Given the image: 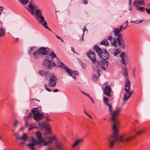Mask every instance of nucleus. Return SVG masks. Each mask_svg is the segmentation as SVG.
<instances>
[{
  "label": "nucleus",
  "instance_id": "412c9836",
  "mask_svg": "<svg viewBox=\"0 0 150 150\" xmlns=\"http://www.w3.org/2000/svg\"><path fill=\"white\" fill-rule=\"evenodd\" d=\"M122 27V25H121L119 29L117 28L114 29L113 30V33L115 36H118L120 34L119 33L121 30Z\"/></svg>",
  "mask_w": 150,
  "mask_h": 150
},
{
  "label": "nucleus",
  "instance_id": "0e129e2a",
  "mask_svg": "<svg viewBox=\"0 0 150 150\" xmlns=\"http://www.w3.org/2000/svg\"><path fill=\"white\" fill-rule=\"evenodd\" d=\"M35 128V127H30L29 129H28V131H30L31 130H32V129H33L34 128Z\"/></svg>",
  "mask_w": 150,
  "mask_h": 150
},
{
  "label": "nucleus",
  "instance_id": "1a4fd4ad",
  "mask_svg": "<svg viewBox=\"0 0 150 150\" xmlns=\"http://www.w3.org/2000/svg\"><path fill=\"white\" fill-rule=\"evenodd\" d=\"M57 80V77L53 74L50 75L48 83V86L50 87H54L56 84Z\"/></svg>",
  "mask_w": 150,
  "mask_h": 150
},
{
  "label": "nucleus",
  "instance_id": "473e14b6",
  "mask_svg": "<svg viewBox=\"0 0 150 150\" xmlns=\"http://www.w3.org/2000/svg\"><path fill=\"white\" fill-rule=\"evenodd\" d=\"M135 137V136H132L131 137H128L126 139L125 141L127 142H129L131 141L132 139L134 138Z\"/></svg>",
  "mask_w": 150,
  "mask_h": 150
},
{
  "label": "nucleus",
  "instance_id": "aec40b11",
  "mask_svg": "<svg viewBox=\"0 0 150 150\" xmlns=\"http://www.w3.org/2000/svg\"><path fill=\"white\" fill-rule=\"evenodd\" d=\"M1 24L2 23L0 21V37H1L4 36L6 33V28L2 27Z\"/></svg>",
  "mask_w": 150,
  "mask_h": 150
},
{
  "label": "nucleus",
  "instance_id": "e2e57ef3",
  "mask_svg": "<svg viewBox=\"0 0 150 150\" xmlns=\"http://www.w3.org/2000/svg\"><path fill=\"white\" fill-rule=\"evenodd\" d=\"M35 128V127H30L29 129H28V131H30L31 130H32V129H33L34 128Z\"/></svg>",
  "mask_w": 150,
  "mask_h": 150
},
{
  "label": "nucleus",
  "instance_id": "052dcab7",
  "mask_svg": "<svg viewBox=\"0 0 150 150\" xmlns=\"http://www.w3.org/2000/svg\"><path fill=\"white\" fill-rule=\"evenodd\" d=\"M71 50L73 51V52L74 53H76L74 51V49L73 47H71Z\"/></svg>",
  "mask_w": 150,
  "mask_h": 150
},
{
  "label": "nucleus",
  "instance_id": "6e6d98bb",
  "mask_svg": "<svg viewBox=\"0 0 150 150\" xmlns=\"http://www.w3.org/2000/svg\"><path fill=\"white\" fill-rule=\"evenodd\" d=\"M45 118L47 122H49L51 121V120L47 117H45Z\"/></svg>",
  "mask_w": 150,
  "mask_h": 150
},
{
  "label": "nucleus",
  "instance_id": "5fc2aeb1",
  "mask_svg": "<svg viewBox=\"0 0 150 150\" xmlns=\"http://www.w3.org/2000/svg\"><path fill=\"white\" fill-rule=\"evenodd\" d=\"M129 10L130 11L132 10V4H129Z\"/></svg>",
  "mask_w": 150,
  "mask_h": 150
},
{
  "label": "nucleus",
  "instance_id": "f8f14e48",
  "mask_svg": "<svg viewBox=\"0 0 150 150\" xmlns=\"http://www.w3.org/2000/svg\"><path fill=\"white\" fill-rule=\"evenodd\" d=\"M50 50L48 48L41 47L37 50V52L39 54L46 55L49 54Z\"/></svg>",
  "mask_w": 150,
  "mask_h": 150
},
{
  "label": "nucleus",
  "instance_id": "9b49d317",
  "mask_svg": "<svg viewBox=\"0 0 150 150\" xmlns=\"http://www.w3.org/2000/svg\"><path fill=\"white\" fill-rule=\"evenodd\" d=\"M36 135L38 138L37 141L38 144L40 146H42L43 144L45 142V140L42 138L41 133L39 131L36 133Z\"/></svg>",
  "mask_w": 150,
  "mask_h": 150
},
{
  "label": "nucleus",
  "instance_id": "a878e982",
  "mask_svg": "<svg viewBox=\"0 0 150 150\" xmlns=\"http://www.w3.org/2000/svg\"><path fill=\"white\" fill-rule=\"evenodd\" d=\"M100 44L101 45H105L107 46H108V42L106 39H104L100 42Z\"/></svg>",
  "mask_w": 150,
  "mask_h": 150
},
{
  "label": "nucleus",
  "instance_id": "4c0bfd02",
  "mask_svg": "<svg viewBox=\"0 0 150 150\" xmlns=\"http://www.w3.org/2000/svg\"><path fill=\"white\" fill-rule=\"evenodd\" d=\"M44 87L45 89L48 91L50 92L51 91V89L47 87V86L46 84H45Z\"/></svg>",
  "mask_w": 150,
  "mask_h": 150
},
{
  "label": "nucleus",
  "instance_id": "680f3d73",
  "mask_svg": "<svg viewBox=\"0 0 150 150\" xmlns=\"http://www.w3.org/2000/svg\"><path fill=\"white\" fill-rule=\"evenodd\" d=\"M58 91H59V90H58V89H57V88H56V89H55L54 90V91L53 92H58Z\"/></svg>",
  "mask_w": 150,
  "mask_h": 150
},
{
  "label": "nucleus",
  "instance_id": "bb28decb",
  "mask_svg": "<svg viewBox=\"0 0 150 150\" xmlns=\"http://www.w3.org/2000/svg\"><path fill=\"white\" fill-rule=\"evenodd\" d=\"M33 54L34 57L35 59H38L39 57L40 54L37 52V50L34 52L33 53Z\"/></svg>",
  "mask_w": 150,
  "mask_h": 150
},
{
  "label": "nucleus",
  "instance_id": "a211bd4d",
  "mask_svg": "<svg viewBox=\"0 0 150 150\" xmlns=\"http://www.w3.org/2000/svg\"><path fill=\"white\" fill-rule=\"evenodd\" d=\"M111 91V88L110 85L105 86L103 89V93L108 96H110Z\"/></svg>",
  "mask_w": 150,
  "mask_h": 150
},
{
  "label": "nucleus",
  "instance_id": "09e8293b",
  "mask_svg": "<svg viewBox=\"0 0 150 150\" xmlns=\"http://www.w3.org/2000/svg\"><path fill=\"white\" fill-rule=\"evenodd\" d=\"M83 3L84 4H88L87 0H83Z\"/></svg>",
  "mask_w": 150,
  "mask_h": 150
},
{
  "label": "nucleus",
  "instance_id": "c756f323",
  "mask_svg": "<svg viewBox=\"0 0 150 150\" xmlns=\"http://www.w3.org/2000/svg\"><path fill=\"white\" fill-rule=\"evenodd\" d=\"M145 131V129H140L139 132H137L136 133V134L137 135H140L144 132Z\"/></svg>",
  "mask_w": 150,
  "mask_h": 150
},
{
  "label": "nucleus",
  "instance_id": "4d7b16f0",
  "mask_svg": "<svg viewBox=\"0 0 150 150\" xmlns=\"http://www.w3.org/2000/svg\"><path fill=\"white\" fill-rule=\"evenodd\" d=\"M144 0H141L140 1V4L141 5L143 4L144 3Z\"/></svg>",
  "mask_w": 150,
  "mask_h": 150
},
{
  "label": "nucleus",
  "instance_id": "ddd939ff",
  "mask_svg": "<svg viewBox=\"0 0 150 150\" xmlns=\"http://www.w3.org/2000/svg\"><path fill=\"white\" fill-rule=\"evenodd\" d=\"M88 57L90 58L93 63H95L96 61L95 53L92 51L89 50L86 53Z\"/></svg>",
  "mask_w": 150,
  "mask_h": 150
},
{
  "label": "nucleus",
  "instance_id": "49530a36",
  "mask_svg": "<svg viewBox=\"0 0 150 150\" xmlns=\"http://www.w3.org/2000/svg\"><path fill=\"white\" fill-rule=\"evenodd\" d=\"M83 36L84 35V32L86 30L87 31V29L86 28L85 26L84 27V28H83Z\"/></svg>",
  "mask_w": 150,
  "mask_h": 150
},
{
  "label": "nucleus",
  "instance_id": "c03bdc74",
  "mask_svg": "<svg viewBox=\"0 0 150 150\" xmlns=\"http://www.w3.org/2000/svg\"><path fill=\"white\" fill-rule=\"evenodd\" d=\"M84 113H85V114L87 115L90 118L92 119V117L90 115H89V114H88L87 112H86V111H85V110H84Z\"/></svg>",
  "mask_w": 150,
  "mask_h": 150
},
{
  "label": "nucleus",
  "instance_id": "72a5a7b5",
  "mask_svg": "<svg viewBox=\"0 0 150 150\" xmlns=\"http://www.w3.org/2000/svg\"><path fill=\"white\" fill-rule=\"evenodd\" d=\"M137 10L141 12H144L146 10V8L144 7H138L137 8Z\"/></svg>",
  "mask_w": 150,
  "mask_h": 150
},
{
  "label": "nucleus",
  "instance_id": "c9c22d12",
  "mask_svg": "<svg viewBox=\"0 0 150 150\" xmlns=\"http://www.w3.org/2000/svg\"><path fill=\"white\" fill-rule=\"evenodd\" d=\"M143 20H139H139H136L135 21H131V23H132V22H135L136 23H142L143 22Z\"/></svg>",
  "mask_w": 150,
  "mask_h": 150
},
{
  "label": "nucleus",
  "instance_id": "69168bd1",
  "mask_svg": "<svg viewBox=\"0 0 150 150\" xmlns=\"http://www.w3.org/2000/svg\"><path fill=\"white\" fill-rule=\"evenodd\" d=\"M18 123V122L17 121H16L15 124L14 125V126L15 127H16L17 126V125Z\"/></svg>",
  "mask_w": 150,
  "mask_h": 150
},
{
  "label": "nucleus",
  "instance_id": "58836bf2",
  "mask_svg": "<svg viewBox=\"0 0 150 150\" xmlns=\"http://www.w3.org/2000/svg\"><path fill=\"white\" fill-rule=\"evenodd\" d=\"M47 23H46V24L45 25V24H43L42 25L43 26V27H44L45 28H46V29H48V30H49V31H51V30L47 26Z\"/></svg>",
  "mask_w": 150,
  "mask_h": 150
},
{
  "label": "nucleus",
  "instance_id": "7ed1b4c3",
  "mask_svg": "<svg viewBox=\"0 0 150 150\" xmlns=\"http://www.w3.org/2000/svg\"><path fill=\"white\" fill-rule=\"evenodd\" d=\"M117 43L119 47L124 49L125 48V45L123 40L122 34H120L116 38H113L111 42L112 46L116 48L117 47Z\"/></svg>",
  "mask_w": 150,
  "mask_h": 150
},
{
  "label": "nucleus",
  "instance_id": "2eb2a0df",
  "mask_svg": "<svg viewBox=\"0 0 150 150\" xmlns=\"http://www.w3.org/2000/svg\"><path fill=\"white\" fill-rule=\"evenodd\" d=\"M127 81L125 82V90L127 91L126 93H128V95L130 97L132 93V91H129V90L130 87V82L128 79H127Z\"/></svg>",
  "mask_w": 150,
  "mask_h": 150
},
{
  "label": "nucleus",
  "instance_id": "0eeeda50",
  "mask_svg": "<svg viewBox=\"0 0 150 150\" xmlns=\"http://www.w3.org/2000/svg\"><path fill=\"white\" fill-rule=\"evenodd\" d=\"M27 10L32 15L34 14V11L35 9H37L38 7L35 4L32 0H31L28 7L26 8Z\"/></svg>",
  "mask_w": 150,
  "mask_h": 150
},
{
  "label": "nucleus",
  "instance_id": "338daca9",
  "mask_svg": "<svg viewBox=\"0 0 150 150\" xmlns=\"http://www.w3.org/2000/svg\"><path fill=\"white\" fill-rule=\"evenodd\" d=\"M3 7L2 6H0V11H3Z\"/></svg>",
  "mask_w": 150,
  "mask_h": 150
},
{
  "label": "nucleus",
  "instance_id": "3c124183",
  "mask_svg": "<svg viewBox=\"0 0 150 150\" xmlns=\"http://www.w3.org/2000/svg\"><path fill=\"white\" fill-rule=\"evenodd\" d=\"M89 98L90 99V100H91V102L92 103H95V102L94 101L93 99L92 98H91V96H90V98Z\"/></svg>",
  "mask_w": 150,
  "mask_h": 150
},
{
  "label": "nucleus",
  "instance_id": "4468645a",
  "mask_svg": "<svg viewBox=\"0 0 150 150\" xmlns=\"http://www.w3.org/2000/svg\"><path fill=\"white\" fill-rule=\"evenodd\" d=\"M56 57V56L54 52H51L48 55L46 56L45 59H44L43 62H46V61L49 62L52 61L54 58Z\"/></svg>",
  "mask_w": 150,
  "mask_h": 150
},
{
  "label": "nucleus",
  "instance_id": "a18cd8bd",
  "mask_svg": "<svg viewBox=\"0 0 150 150\" xmlns=\"http://www.w3.org/2000/svg\"><path fill=\"white\" fill-rule=\"evenodd\" d=\"M146 12L149 14H150V8H146Z\"/></svg>",
  "mask_w": 150,
  "mask_h": 150
},
{
  "label": "nucleus",
  "instance_id": "393cba45",
  "mask_svg": "<svg viewBox=\"0 0 150 150\" xmlns=\"http://www.w3.org/2000/svg\"><path fill=\"white\" fill-rule=\"evenodd\" d=\"M140 1L139 0H135L133 2V4L134 6H135L137 7L140 5H141L140 4Z\"/></svg>",
  "mask_w": 150,
  "mask_h": 150
},
{
  "label": "nucleus",
  "instance_id": "bf43d9fd",
  "mask_svg": "<svg viewBox=\"0 0 150 150\" xmlns=\"http://www.w3.org/2000/svg\"><path fill=\"white\" fill-rule=\"evenodd\" d=\"M31 100H33V101H38V102H39L40 101L39 100H38V99H35V98H33V99H31Z\"/></svg>",
  "mask_w": 150,
  "mask_h": 150
},
{
  "label": "nucleus",
  "instance_id": "f257e3e1",
  "mask_svg": "<svg viewBox=\"0 0 150 150\" xmlns=\"http://www.w3.org/2000/svg\"><path fill=\"white\" fill-rule=\"evenodd\" d=\"M103 100L105 104L108 106L109 111L112 117L111 120L113 123L112 129L114 130L112 134L108 138V141L110 143V148L113 147L115 142H123V135L118 136L117 134L118 129L117 127L119 126L120 123L117 119V117L119 115L121 109L120 108H117L114 111L112 110V106L111 104H108V100L107 97L103 98Z\"/></svg>",
  "mask_w": 150,
  "mask_h": 150
},
{
  "label": "nucleus",
  "instance_id": "37998d69",
  "mask_svg": "<svg viewBox=\"0 0 150 150\" xmlns=\"http://www.w3.org/2000/svg\"><path fill=\"white\" fill-rule=\"evenodd\" d=\"M122 70L123 71V72H127V69L126 67H123L122 68Z\"/></svg>",
  "mask_w": 150,
  "mask_h": 150
},
{
  "label": "nucleus",
  "instance_id": "f3484780",
  "mask_svg": "<svg viewBox=\"0 0 150 150\" xmlns=\"http://www.w3.org/2000/svg\"><path fill=\"white\" fill-rule=\"evenodd\" d=\"M37 140H35L33 138L31 141V142L27 146H28L30 150H36L34 148V146L38 144L37 142Z\"/></svg>",
  "mask_w": 150,
  "mask_h": 150
},
{
  "label": "nucleus",
  "instance_id": "864d4df0",
  "mask_svg": "<svg viewBox=\"0 0 150 150\" xmlns=\"http://www.w3.org/2000/svg\"><path fill=\"white\" fill-rule=\"evenodd\" d=\"M28 118H30V117H32V115H31V112H30L28 114Z\"/></svg>",
  "mask_w": 150,
  "mask_h": 150
},
{
  "label": "nucleus",
  "instance_id": "6e6552de",
  "mask_svg": "<svg viewBox=\"0 0 150 150\" xmlns=\"http://www.w3.org/2000/svg\"><path fill=\"white\" fill-rule=\"evenodd\" d=\"M46 62H43L42 63V66L45 68H48L49 69H51L54 68L56 65L54 61H46Z\"/></svg>",
  "mask_w": 150,
  "mask_h": 150
},
{
  "label": "nucleus",
  "instance_id": "ea45409f",
  "mask_svg": "<svg viewBox=\"0 0 150 150\" xmlns=\"http://www.w3.org/2000/svg\"><path fill=\"white\" fill-rule=\"evenodd\" d=\"M123 76L126 78V82H127V79H128L127 78V72H123Z\"/></svg>",
  "mask_w": 150,
  "mask_h": 150
},
{
  "label": "nucleus",
  "instance_id": "f03ea898",
  "mask_svg": "<svg viewBox=\"0 0 150 150\" xmlns=\"http://www.w3.org/2000/svg\"><path fill=\"white\" fill-rule=\"evenodd\" d=\"M93 50L96 52L100 58L103 60L98 62V65L102 69L105 70L108 66V62L106 60L109 57V53L106 50L102 49L98 45H96L93 47Z\"/></svg>",
  "mask_w": 150,
  "mask_h": 150
},
{
  "label": "nucleus",
  "instance_id": "c85d7f7f",
  "mask_svg": "<svg viewBox=\"0 0 150 150\" xmlns=\"http://www.w3.org/2000/svg\"><path fill=\"white\" fill-rule=\"evenodd\" d=\"M79 63L83 69H85L86 68V65L85 63L82 62L81 61H79Z\"/></svg>",
  "mask_w": 150,
  "mask_h": 150
},
{
  "label": "nucleus",
  "instance_id": "f704fd0d",
  "mask_svg": "<svg viewBox=\"0 0 150 150\" xmlns=\"http://www.w3.org/2000/svg\"><path fill=\"white\" fill-rule=\"evenodd\" d=\"M72 71H73V73H74V75H76V76L79 75V73H78V72L77 71H74V72H73V71L72 70ZM73 74H72V77H73V78L74 79H75L76 78V77L75 76H73Z\"/></svg>",
  "mask_w": 150,
  "mask_h": 150
},
{
  "label": "nucleus",
  "instance_id": "6ab92c4d",
  "mask_svg": "<svg viewBox=\"0 0 150 150\" xmlns=\"http://www.w3.org/2000/svg\"><path fill=\"white\" fill-rule=\"evenodd\" d=\"M38 73L42 76L48 77L50 75V72L45 70L39 71Z\"/></svg>",
  "mask_w": 150,
  "mask_h": 150
},
{
  "label": "nucleus",
  "instance_id": "a19ab883",
  "mask_svg": "<svg viewBox=\"0 0 150 150\" xmlns=\"http://www.w3.org/2000/svg\"><path fill=\"white\" fill-rule=\"evenodd\" d=\"M35 48V47H31L30 48L29 51V53L30 54L32 51L33 50V49Z\"/></svg>",
  "mask_w": 150,
  "mask_h": 150
},
{
  "label": "nucleus",
  "instance_id": "cd10ccee",
  "mask_svg": "<svg viewBox=\"0 0 150 150\" xmlns=\"http://www.w3.org/2000/svg\"><path fill=\"white\" fill-rule=\"evenodd\" d=\"M120 52V50H119L118 49H116L114 50L112 54L114 55L115 56H117V55L119 54Z\"/></svg>",
  "mask_w": 150,
  "mask_h": 150
},
{
  "label": "nucleus",
  "instance_id": "20e7f679",
  "mask_svg": "<svg viewBox=\"0 0 150 150\" xmlns=\"http://www.w3.org/2000/svg\"><path fill=\"white\" fill-rule=\"evenodd\" d=\"M39 108H41V107L40 106V108H34L31 110V112L33 114L34 119L38 122L41 120L43 117H44V113H40L41 110Z\"/></svg>",
  "mask_w": 150,
  "mask_h": 150
},
{
  "label": "nucleus",
  "instance_id": "5701e85b",
  "mask_svg": "<svg viewBox=\"0 0 150 150\" xmlns=\"http://www.w3.org/2000/svg\"><path fill=\"white\" fill-rule=\"evenodd\" d=\"M83 141V140L82 139H79L76 140L72 145V147L73 148H74L75 146H78Z\"/></svg>",
  "mask_w": 150,
  "mask_h": 150
},
{
  "label": "nucleus",
  "instance_id": "8fccbe9b",
  "mask_svg": "<svg viewBox=\"0 0 150 150\" xmlns=\"http://www.w3.org/2000/svg\"><path fill=\"white\" fill-rule=\"evenodd\" d=\"M45 129L47 130V131L48 132H50V129L48 126H47V127H46Z\"/></svg>",
  "mask_w": 150,
  "mask_h": 150
},
{
  "label": "nucleus",
  "instance_id": "9d476101",
  "mask_svg": "<svg viewBox=\"0 0 150 150\" xmlns=\"http://www.w3.org/2000/svg\"><path fill=\"white\" fill-rule=\"evenodd\" d=\"M121 58V62L125 65H126L128 63L129 59L128 56L125 52H122L120 54Z\"/></svg>",
  "mask_w": 150,
  "mask_h": 150
},
{
  "label": "nucleus",
  "instance_id": "39448f33",
  "mask_svg": "<svg viewBox=\"0 0 150 150\" xmlns=\"http://www.w3.org/2000/svg\"><path fill=\"white\" fill-rule=\"evenodd\" d=\"M35 14L36 16V18L42 25L46 24V21L45 20L40 10L36 9Z\"/></svg>",
  "mask_w": 150,
  "mask_h": 150
},
{
  "label": "nucleus",
  "instance_id": "79ce46f5",
  "mask_svg": "<svg viewBox=\"0 0 150 150\" xmlns=\"http://www.w3.org/2000/svg\"><path fill=\"white\" fill-rule=\"evenodd\" d=\"M108 40H109L111 42L112 41V38L111 36H110L109 37H108L107 38Z\"/></svg>",
  "mask_w": 150,
  "mask_h": 150
},
{
  "label": "nucleus",
  "instance_id": "423d86ee",
  "mask_svg": "<svg viewBox=\"0 0 150 150\" xmlns=\"http://www.w3.org/2000/svg\"><path fill=\"white\" fill-rule=\"evenodd\" d=\"M57 66L60 67L64 69L66 72L69 74L71 76H72V75L73 73L72 70L68 68V67L62 62L59 60L58 58H57Z\"/></svg>",
  "mask_w": 150,
  "mask_h": 150
},
{
  "label": "nucleus",
  "instance_id": "603ef678",
  "mask_svg": "<svg viewBox=\"0 0 150 150\" xmlns=\"http://www.w3.org/2000/svg\"><path fill=\"white\" fill-rule=\"evenodd\" d=\"M57 146L59 148H60L61 147V144L59 143H57Z\"/></svg>",
  "mask_w": 150,
  "mask_h": 150
},
{
  "label": "nucleus",
  "instance_id": "774afa93",
  "mask_svg": "<svg viewBox=\"0 0 150 150\" xmlns=\"http://www.w3.org/2000/svg\"><path fill=\"white\" fill-rule=\"evenodd\" d=\"M83 36H82V37L80 39V41L81 42L83 40Z\"/></svg>",
  "mask_w": 150,
  "mask_h": 150
},
{
  "label": "nucleus",
  "instance_id": "b1692460",
  "mask_svg": "<svg viewBox=\"0 0 150 150\" xmlns=\"http://www.w3.org/2000/svg\"><path fill=\"white\" fill-rule=\"evenodd\" d=\"M38 125L40 128L42 130L43 129H45L47 126H46L45 123V122H39L38 123Z\"/></svg>",
  "mask_w": 150,
  "mask_h": 150
},
{
  "label": "nucleus",
  "instance_id": "2f4dec72",
  "mask_svg": "<svg viewBox=\"0 0 150 150\" xmlns=\"http://www.w3.org/2000/svg\"><path fill=\"white\" fill-rule=\"evenodd\" d=\"M20 2L22 4L25 5L27 4L28 1V0H19Z\"/></svg>",
  "mask_w": 150,
  "mask_h": 150
},
{
  "label": "nucleus",
  "instance_id": "7c9ffc66",
  "mask_svg": "<svg viewBox=\"0 0 150 150\" xmlns=\"http://www.w3.org/2000/svg\"><path fill=\"white\" fill-rule=\"evenodd\" d=\"M128 93H126V94L124 95L123 98L124 100H127L130 97V96L128 95Z\"/></svg>",
  "mask_w": 150,
  "mask_h": 150
},
{
  "label": "nucleus",
  "instance_id": "13d9d810",
  "mask_svg": "<svg viewBox=\"0 0 150 150\" xmlns=\"http://www.w3.org/2000/svg\"><path fill=\"white\" fill-rule=\"evenodd\" d=\"M97 74H98V76H100V70L99 69H98V70H97Z\"/></svg>",
  "mask_w": 150,
  "mask_h": 150
},
{
  "label": "nucleus",
  "instance_id": "dca6fc26",
  "mask_svg": "<svg viewBox=\"0 0 150 150\" xmlns=\"http://www.w3.org/2000/svg\"><path fill=\"white\" fill-rule=\"evenodd\" d=\"M12 132H13V135L18 139L21 140L22 139L24 141H25L27 140V137L26 133L23 134L22 136L21 137H20L18 133L14 132V130H12Z\"/></svg>",
  "mask_w": 150,
  "mask_h": 150
},
{
  "label": "nucleus",
  "instance_id": "e433bc0d",
  "mask_svg": "<svg viewBox=\"0 0 150 150\" xmlns=\"http://www.w3.org/2000/svg\"><path fill=\"white\" fill-rule=\"evenodd\" d=\"M93 79L95 81H97L98 79V77L96 74H93Z\"/></svg>",
  "mask_w": 150,
  "mask_h": 150
},
{
  "label": "nucleus",
  "instance_id": "de8ad7c7",
  "mask_svg": "<svg viewBox=\"0 0 150 150\" xmlns=\"http://www.w3.org/2000/svg\"><path fill=\"white\" fill-rule=\"evenodd\" d=\"M82 93L87 96L88 98H90V96L89 94L86 93L84 92H82Z\"/></svg>",
  "mask_w": 150,
  "mask_h": 150
},
{
  "label": "nucleus",
  "instance_id": "4be33fe9",
  "mask_svg": "<svg viewBox=\"0 0 150 150\" xmlns=\"http://www.w3.org/2000/svg\"><path fill=\"white\" fill-rule=\"evenodd\" d=\"M56 140V136L55 135L53 136L47 142H45L42 144V146H46L47 145L50 143L51 142L54 140Z\"/></svg>",
  "mask_w": 150,
  "mask_h": 150
}]
</instances>
